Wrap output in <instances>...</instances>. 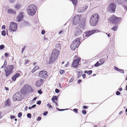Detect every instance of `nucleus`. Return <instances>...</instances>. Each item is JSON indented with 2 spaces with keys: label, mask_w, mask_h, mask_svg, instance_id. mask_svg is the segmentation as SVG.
Segmentation results:
<instances>
[{
  "label": "nucleus",
  "mask_w": 127,
  "mask_h": 127,
  "mask_svg": "<svg viewBox=\"0 0 127 127\" xmlns=\"http://www.w3.org/2000/svg\"><path fill=\"white\" fill-rule=\"evenodd\" d=\"M60 51L57 49H53L50 58H49L50 63L48 64H51L54 63L57 59L58 56Z\"/></svg>",
  "instance_id": "f257e3e1"
},
{
  "label": "nucleus",
  "mask_w": 127,
  "mask_h": 127,
  "mask_svg": "<svg viewBox=\"0 0 127 127\" xmlns=\"http://www.w3.org/2000/svg\"><path fill=\"white\" fill-rule=\"evenodd\" d=\"M99 19V16L97 13L94 14L92 16L90 19L91 25L93 26H96Z\"/></svg>",
  "instance_id": "f03ea898"
},
{
  "label": "nucleus",
  "mask_w": 127,
  "mask_h": 127,
  "mask_svg": "<svg viewBox=\"0 0 127 127\" xmlns=\"http://www.w3.org/2000/svg\"><path fill=\"white\" fill-rule=\"evenodd\" d=\"M37 9V7L35 5L31 4L27 6V10L29 15L33 16L36 13Z\"/></svg>",
  "instance_id": "7ed1b4c3"
},
{
  "label": "nucleus",
  "mask_w": 127,
  "mask_h": 127,
  "mask_svg": "<svg viewBox=\"0 0 127 127\" xmlns=\"http://www.w3.org/2000/svg\"><path fill=\"white\" fill-rule=\"evenodd\" d=\"M14 68V66L13 65H9L5 67L4 71L5 72V76L7 77L11 75L13 73V70Z\"/></svg>",
  "instance_id": "20e7f679"
},
{
  "label": "nucleus",
  "mask_w": 127,
  "mask_h": 127,
  "mask_svg": "<svg viewBox=\"0 0 127 127\" xmlns=\"http://www.w3.org/2000/svg\"><path fill=\"white\" fill-rule=\"evenodd\" d=\"M23 94L20 92L15 93L13 97V100L14 101H21L23 99Z\"/></svg>",
  "instance_id": "39448f33"
},
{
  "label": "nucleus",
  "mask_w": 127,
  "mask_h": 127,
  "mask_svg": "<svg viewBox=\"0 0 127 127\" xmlns=\"http://www.w3.org/2000/svg\"><path fill=\"white\" fill-rule=\"evenodd\" d=\"M109 19L110 21L113 23H118L122 20V18L121 17H117L113 15L110 17Z\"/></svg>",
  "instance_id": "423d86ee"
},
{
  "label": "nucleus",
  "mask_w": 127,
  "mask_h": 127,
  "mask_svg": "<svg viewBox=\"0 0 127 127\" xmlns=\"http://www.w3.org/2000/svg\"><path fill=\"white\" fill-rule=\"evenodd\" d=\"M116 7V5L114 3H111L108 7V10L109 12L111 13H114Z\"/></svg>",
  "instance_id": "0eeeda50"
},
{
  "label": "nucleus",
  "mask_w": 127,
  "mask_h": 127,
  "mask_svg": "<svg viewBox=\"0 0 127 127\" xmlns=\"http://www.w3.org/2000/svg\"><path fill=\"white\" fill-rule=\"evenodd\" d=\"M17 28L16 24L14 22H12L10 24L9 30L10 32H14L16 30Z\"/></svg>",
  "instance_id": "6e6552de"
},
{
  "label": "nucleus",
  "mask_w": 127,
  "mask_h": 127,
  "mask_svg": "<svg viewBox=\"0 0 127 127\" xmlns=\"http://www.w3.org/2000/svg\"><path fill=\"white\" fill-rule=\"evenodd\" d=\"M81 60V58H78L74 60L73 61L72 66L75 68H77L79 64V63Z\"/></svg>",
  "instance_id": "1a4fd4ad"
},
{
  "label": "nucleus",
  "mask_w": 127,
  "mask_h": 127,
  "mask_svg": "<svg viewBox=\"0 0 127 127\" xmlns=\"http://www.w3.org/2000/svg\"><path fill=\"white\" fill-rule=\"evenodd\" d=\"M80 19V16L79 15H76L74 18H72V20L73 21V24L75 25L78 24Z\"/></svg>",
  "instance_id": "9d476101"
},
{
  "label": "nucleus",
  "mask_w": 127,
  "mask_h": 127,
  "mask_svg": "<svg viewBox=\"0 0 127 127\" xmlns=\"http://www.w3.org/2000/svg\"><path fill=\"white\" fill-rule=\"evenodd\" d=\"M47 72L44 70L40 71L39 73L38 76L40 78L45 79L47 77Z\"/></svg>",
  "instance_id": "9b49d317"
},
{
  "label": "nucleus",
  "mask_w": 127,
  "mask_h": 127,
  "mask_svg": "<svg viewBox=\"0 0 127 127\" xmlns=\"http://www.w3.org/2000/svg\"><path fill=\"white\" fill-rule=\"evenodd\" d=\"M82 31L79 28L77 27L76 28L74 32V36L75 37L81 35L82 34Z\"/></svg>",
  "instance_id": "f8f14e48"
},
{
  "label": "nucleus",
  "mask_w": 127,
  "mask_h": 127,
  "mask_svg": "<svg viewBox=\"0 0 127 127\" xmlns=\"http://www.w3.org/2000/svg\"><path fill=\"white\" fill-rule=\"evenodd\" d=\"M97 30H92L91 31H88L86 32L85 34H84L83 35V36H86L87 37H88L90 36L92 34L94 33L95 32H96Z\"/></svg>",
  "instance_id": "ddd939ff"
},
{
  "label": "nucleus",
  "mask_w": 127,
  "mask_h": 127,
  "mask_svg": "<svg viewBox=\"0 0 127 127\" xmlns=\"http://www.w3.org/2000/svg\"><path fill=\"white\" fill-rule=\"evenodd\" d=\"M80 41V39L79 38H76L73 41L72 43L75 45L76 47L78 48L81 43Z\"/></svg>",
  "instance_id": "4468645a"
},
{
  "label": "nucleus",
  "mask_w": 127,
  "mask_h": 127,
  "mask_svg": "<svg viewBox=\"0 0 127 127\" xmlns=\"http://www.w3.org/2000/svg\"><path fill=\"white\" fill-rule=\"evenodd\" d=\"M88 8V6L85 5L83 7H80L78 8L77 10V12L80 13H82L86 10Z\"/></svg>",
  "instance_id": "2eb2a0df"
},
{
  "label": "nucleus",
  "mask_w": 127,
  "mask_h": 127,
  "mask_svg": "<svg viewBox=\"0 0 127 127\" xmlns=\"http://www.w3.org/2000/svg\"><path fill=\"white\" fill-rule=\"evenodd\" d=\"M43 80L40 79L37 81L35 84V86L37 87H39L42 83Z\"/></svg>",
  "instance_id": "dca6fc26"
},
{
  "label": "nucleus",
  "mask_w": 127,
  "mask_h": 127,
  "mask_svg": "<svg viewBox=\"0 0 127 127\" xmlns=\"http://www.w3.org/2000/svg\"><path fill=\"white\" fill-rule=\"evenodd\" d=\"M23 15L22 13H20L16 17V20L17 22H20L23 19Z\"/></svg>",
  "instance_id": "f3484780"
},
{
  "label": "nucleus",
  "mask_w": 127,
  "mask_h": 127,
  "mask_svg": "<svg viewBox=\"0 0 127 127\" xmlns=\"http://www.w3.org/2000/svg\"><path fill=\"white\" fill-rule=\"evenodd\" d=\"M79 26L81 30H84L85 28V22L83 21L81 22L79 24Z\"/></svg>",
  "instance_id": "a211bd4d"
},
{
  "label": "nucleus",
  "mask_w": 127,
  "mask_h": 127,
  "mask_svg": "<svg viewBox=\"0 0 127 127\" xmlns=\"http://www.w3.org/2000/svg\"><path fill=\"white\" fill-rule=\"evenodd\" d=\"M127 0H115L116 3L118 4H121L126 2Z\"/></svg>",
  "instance_id": "6ab92c4d"
},
{
  "label": "nucleus",
  "mask_w": 127,
  "mask_h": 127,
  "mask_svg": "<svg viewBox=\"0 0 127 127\" xmlns=\"http://www.w3.org/2000/svg\"><path fill=\"white\" fill-rule=\"evenodd\" d=\"M20 76L19 74L16 73L15 75H14L12 78L13 81H15L16 78Z\"/></svg>",
  "instance_id": "aec40b11"
},
{
  "label": "nucleus",
  "mask_w": 127,
  "mask_h": 127,
  "mask_svg": "<svg viewBox=\"0 0 127 127\" xmlns=\"http://www.w3.org/2000/svg\"><path fill=\"white\" fill-rule=\"evenodd\" d=\"M8 12L9 13L12 14H15L16 13L15 11L11 8L9 9L8 10Z\"/></svg>",
  "instance_id": "412c9836"
},
{
  "label": "nucleus",
  "mask_w": 127,
  "mask_h": 127,
  "mask_svg": "<svg viewBox=\"0 0 127 127\" xmlns=\"http://www.w3.org/2000/svg\"><path fill=\"white\" fill-rule=\"evenodd\" d=\"M106 59H107L105 58H101L99 62L101 64V65L105 62L106 60Z\"/></svg>",
  "instance_id": "4be33fe9"
},
{
  "label": "nucleus",
  "mask_w": 127,
  "mask_h": 127,
  "mask_svg": "<svg viewBox=\"0 0 127 127\" xmlns=\"http://www.w3.org/2000/svg\"><path fill=\"white\" fill-rule=\"evenodd\" d=\"M58 96L57 97L56 95L53 96L51 100L53 102H56L55 100H57L58 99Z\"/></svg>",
  "instance_id": "5701e85b"
},
{
  "label": "nucleus",
  "mask_w": 127,
  "mask_h": 127,
  "mask_svg": "<svg viewBox=\"0 0 127 127\" xmlns=\"http://www.w3.org/2000/svg\"><path fill=\"white\" fill-rule=\"evenodd\" d=\"M62 45V43H56L55 45V47L59 49H61V46Z\"/></svg>",
  "instance_id": "b1692460"
},
{
  "label": "nucleus",
  "mask_w": 127,
  "mask_h": 127,
  "mask_svg": "<svg viewBox=\"0 0 127 127\" xmlns=\"http://www.w3.org/2000/svg\"><path fill=\"white\" fill-rule=\"evenodd\" d=\"M70 47L71 49L72 50H74L77 48L75 45L72 43L71 44Z\"/></svg>",
  "instance_id": "393cba45"
},
{
  "label": "nucleus",
  "mask_w": 127,
  "mask_h": 127,
  "mask_svg": "<svg viewBox=\"0 0 127 127\" xmlns=\"http://www.w3.org/2000/svg\"><path fill=\"white\" fill-rule=\"evenodd\" d=\"M93 71L92 70H90L88 71L87 70L85 71L84 73H87L88 75H89L92 73Z\"/></svg>",
  "instance_id": "a878e982"
},
{
  "label": "nucleus",
  "mask_w": 127,
  "mask_h": 127,
  "mask_svg": "<svg viewBox=\"0 0 127 127\" xmlns=\"http://www.w3.org/2000/svg\"><path fill=\"white\" fill-rule=\"evenodd\" d=\"M118 28V25H115L111 29L113 30L114 31H116L117 30Z\"/></svg>",
  "instance_id": "bb28decb"
},
{
  "label": "nucleus",
  "mask_w": 127,
  "mask_h": 127,
  "mask_svg": "<svg viewBox=\"0 0 127 127\" xmlns=\"http://www.w3.org/2000/svg\"><path fill=\"white\" fill-rule=\"evenodd\" d=\"M39 68V67L38 66H35L33 69L32 70V72H33L35 71L36 70H37Z\"/></svg>",
  "instance_id": "cd10ccee"
},
{
  "label": "nucleus",
  "mask_w": 127,
  "mask_h": 127,
  "mask_svg": "<svg viewBox=\"0 0 127 127\" xmlns=\"http://www.w3.org/2000/svg\"><path fill=\"white\" fill-rule=\"evenodd\" d=\"M21 5L19 3H18L15 6V7L16 9H18L21 7Z\"/></svg>",
  "instance_id": "c85d7f7f"
},
{
  "label": "nucleus",
  "mask_w": 127,
  "mask_h": 127,
  "mask_svg": "<svg viewBox=\"0 0 127 127\" xmlns=\"http://www.w3.org/2000/svg\"><path fill=\"white\" fill-rule=\"evenodd\" d=\"M72 3L74 5L77 4V0H71Z\"/></svg>",
  "instance_id": "c756f323"
},
{
  "label": "nucleus",
  "mask_w": 127,
  "mask_h": 127,
  "mask_svg": "<svg viewBox=\"0 0 127 127\" xmlns=\"http://www.w3.org/2000/svg\"><path fill=\"white\" fill-rule=\"evenodd\" d=\"M56 109L58 110V111H63L65 110H67L68 109H61L57 107H56Z\"/></svg>",
  "instance_id": "7c9ffc66"
},
{
  "label": "nucleus",
  "mask_w": 127,
  "mask_h": 127,
  "mask_svg": "<svg viewBox=\"0 0 127 127\" xmlns=\"http://www.w3.org/2000/svg\"><path fill=\"white\" fill-rule=\"evenodd\" d=\"M101 64L100 63H99L98 62H97L94 65L95 67H97L99 66Z\"/></svg>",
  "instance_id": "2f4dec72"
},
{
  "label": "nucleus",
  "mask_w": 127,
  "mask_h": 127,
  "mask_svg": "<svg viewBox=\"0 0 127 127\" xmlns=\"http://www.w3.org/2000/svg\"><path fill=\"white\" fill-rule=\"evenodd\" d=\"M28 89L29 91V92H34V89L30 87H29Z\"/></svg>",
  "instance_id": "473e14b6"
},
{
  "label": "nucleus",
  "mask_w": 127,
  "mask_h": 127,
  "mask_svg": "<svg viewBox=\"0 0 127 127\" xmlns=\"http://www.w3.org/2000/svg\"><path fill=\"white\" fill-rule=\"evenodd\" d=\"M7 64V63L6 61H4V63L3 65H2L1 67V68H3L5 67L6 66Z\"/></svg>",
  "instance_id": "72a5a7b5"
},
{
  "label": "nucleus",
  "mask_w": 127,
  "mask_h": 127,
  "mask_svg": "<svg viewBox=\"0 0 127 127\" xmlns=\"http://www.w3.org/2000/svg\"><path fill=\"white\" fill-rule=\"evenodd\" d=\"M82 71H80V72H79V73H78V74L77 75V77L78 78H79L80 77V76H81V75H82Z\"/></svg>",
  "instance_id": "f704fd0d"
},
{
  "label": "nucleus",
  "mask_w": 127,
  "mask_h": 127,
  "mask_svg": "<svg viewBox=\"0 0 127 127\" xmlns=\"http://www.w3.org/2000/svg\"><path fill=\"white\" fill-rule=\"evenodd\" d=\"M119 70L118 71L121 73H124V70L123 69H119Z\"/></svg>",
  "instance_id": "c9c22d12"
},
{
  "label": "nucleus",
  "mask_w": 127,
  "mask_h": 127,
  "mask_svg": "<svg viewBox=\"0 0 127 127\" xmlns=\"http://www.w3.org/2000/svg\"><path fill=\"white\" fill-rule=\"evenodd\" d=\"M1 34L3 36H5L6 34L5 32L4 31H3L1 32Z\"/></svg>",
  "instance_id": "e433bc0d"
},
{
  "label": "nucleus",
  "mask_w": 127,
  "mask_h": 127,
  "mask_svg": "<svg viewBox=\"0 0 127 127\" xmlns=\"http://www.w3.org/2000/svg\"><path fill=\"white\" fill-rule=\"evenodd\" d=\"M4 47V45H0V49L2 50L3 49Z\"/></svg>",
  "instance_id": "4c0bfd02"
},
{
  "label": "nucleus",
  "mask_w": 127,
  "mask_h": 127,
  "mask_svg": "<svg viewBox=\"0 0 127 127\" xmlns=\"http://www.w3.org/2000/svg\"><path fill=\"white\" fill-rule=\"evenodd\" d=\"M82 112L83 114L84 115L86 114L87 113L86 111L84 110H82Z\"/></svg>",
  "instance_id": "58836bf2"
},
{
  "label": "nucleus",
  "mask_w": 127,
  "mask_h": 127,
  "mask_svg": "<svg viewBox=\"0 0 127 127\" xmlns=\"http://www.w3.org/2000/svg\"><path fill=\"white\" fill-rule=\"evenodd\" d=\"M64 70H61L60 71V73L61 74H64Z\"/></svg>",
  "instance_id": "ea45409f"
},
{
  "label": "nucleus",
  "mask_w": 127,
  "mask_h": 127,
  "mask_svg": "<svg viewBox=\"0 0 127 127\" xmlns=\"http://www.w3.org/2000/svg\"><path fill=\"white\" fill-rule=\"evenodd\" d=\"M60 90L57 89H55V92L56 93H58L60 92Z\"/></svg>",
  "instance_id": "a19ab883"
},
{
  "label": "nucleus",
  "mask_w": 127,
  "mask_h": 127,
  "mask_svg": "<svg viewBox=\"0 0 127 127\" xmlns=\"http://www.w3.org/2000/svg\"><path fill=\"white\" fill-rule=\"evenodd\" d=\"M73 111L76 113H78V109L76 108H74L73 109Z\"/></svg>",
  "instance_id": "79ce46f5"
},
{
  "label": "nucleus",
  "mask_w": 127,
  "mask_h": 127,
  "mask_svg": "<svg viewBox=\"0 0 127 127\" xmlns=\"http://www.w3.org/2000/svg\"><path fill=\"white\" fill-rule=\"evenodd\" d=\"M22 113L21 112H20L18 114V117L19 118H20L22 116Z\"/></svg>",
  "instance_id": "37998d69"
},
{
  "label": "nucleus",
  "mask_w": 127,
  "mask_h": 127,
  "mask_svg": "<svg viewBox=\"0 0 127 127\" xmlns=\"http://www.w3.org/2000/svg\"><path fill=\"white\" fill-rule=\"evenodd\" d=\"M27 117H28L30 118L31 117V114L30 113H28L27 114Z\"/></svg>",
  "instance_id": "c03bdc74"
},
{
  "label": "nucleus",
  "mask_w": 127,
  "mask_h": 127,
  "mask_svg": "<svg viewBox=\"0 0 127 127\" xmlns=\"http://www.w3.org/2000/svg\"><path fill=\"white\" fill-rule=\"evenodd\" d=\"M116 95H119L121 93L119 91H117L116 92Z\"/></svg>",
  "instance_id": "a18cd8bd"
},
{
  "label": "nucleus",
  "mask_w": 127,
  "mask_h": 127,
  "mask_svg": "<svg viewBox=\"0 0 127 127\" xmlns=\"http://www.w3.org/2000/svg\"><path fill=\"white\" fill-rule=\"evenodd\" d=\"M114 68L117 71H118L119 70V68H118L116 66H114Z\"/></svg>",
  "instance_id": "49530a36"
},
{
  "label": "nucleus",
  "mask_w": 127,
  "mask_h": 127,
  "mask_svg": "<svg viewBox=\"0 0 127 127\" xmlns=\"http://www.w3.org/2000/svg\"><path fill=\"white\" fill-rule=\"evenodd\" d=\"M5 28V25H3L1 27L2 29V30H4Z\"/></svg>",
  "instance_id": "de8ad7c7"
},
{
  "label": "nucleus",
  "mask_w": 127,
  "mask_h": 127,
  "mask_svg": "<svg viewBox=\"0 0 127 127\" xmlns=\"http://www.w3.org/2000/svg\"><path fill=\"white\" fill-rule=\"evenodd\" d=\"M9 103V101L8 100H7V101L6 102L5 104L6 106H7L8 105Z\"/></svg>",
  "instance_id": "09e8293b"
},
{
  "label": "nucleus",
  "mask_w": 127,
  "mask_h": 127,
  "mask_svg": "<svg viewBox=\"0 0 127 127\" xmlns=\"http://www.w3.org/2000/svg\"><path fill=\"white\" fill-rule=\"evenodd\" d=\"M86 74H83L82 75V76L84 79L86 78Z\"/></svg>",
  "instance_id": "8fccbe9b"
},
{
  "label": "nucleus",
  "mask_w": 127,
  "mask_h": 127,
  "mask_svg": "<svg viewBox=\"0 0 127 127\" xmlns=\"http://www.w3.org/2000/svg\"><path fill=\"white\" fill-rule=\"evenodd\" d=\"M38 93L39 94H41L42 93V91L40 90H38Z\"/></svg>",
  "instance_id": "3c124183"
},
{
  "label": "nucleus",
  "mask_w": 127,
  "mask_h": 127,
  "mask_svg": "<svg viewBox=\"0 0 127 127\" xmlns=\"http://www.w3.org/2000/svg\"><path fill=\"white\" fill-rule=\"evenodd\" d=\"M88 107L87 106L84 105L83 106V108L84 109H87L88 108Z\"/></svg>",
  "instance_id": "603ef678"
},
{
  "label": "nucleus",
  "mask_w": 127,
  "mask_h": 127,
  "mask_svg": "<svg viewBox=\"0 0 127 127\" xmlns=\"http://www.w3.org/2000/svg\"><path fill=\"white\" fill-rule=\"evenodd\" d=\"M48 113V112L46 111L44 113H43V115L44 116H46L47 115V114Z\"/></svg>",
  "instance_id": "864d4df0"
},
{
  "label": "nucleus",
  "mask_w": 127,
  "mask_h": 127,
  "mask_svg": "<svg viewBox=\"0 0 127 127\" xmlns=\"http://www.w3.org/2000/svg\"><path fill=\"white\" fill-rule=\"evenodd\" d=\"M45 32V31L44 30H42L41 32V33L42 34H44Z\"/></svg>",
  "instance_id": "5fc2aeb1"
},
{
  "label": "nucleus",
  "mask_w": 127,
  "mask_h": 127,
  "mask_svg": "<svg viewBox=\"0 0 127 127\" xmlns=\"http://www.w3.org/2000/svg\"><path fill=\"white\" fill-rule=\"evenodd\" d=\"M9 54L7 53H6L4 54V56L5 57H6L9 56Z\"/></svg>",
  "instance_id": "6e6d98bb"
},
{
  "label": "nucleus",
  "mask_w": 127,
  "mask_h": 127,
  "mask_svg": "<svg viewBox=\"0 0 127 127\" xmlns=\"http://www.w3.org/2000/svg\"><path fill=\"white\" fill-rule=\"evenodd\" d=\"M41 102V101L40 100H39L37 101V104H38L39 105H40Z\"/></svg>",
  "instance_id": "4d7b16f0"
},
{
  "label": "nucleus",
  "mask_w": 127,
  "mask_h": 127,
  "mask_svg": "<svg viewBox=\"0 0 127 127\" xmlns=\"http://www.w3.org/2000/svg\"><path fill=\"white\" fill-rule=\"evenodd\" d=\"M41 118L40 117H38L37 119V121H39L41 120Z\"/></svg>",
  "instance_id": "13d9d810"
},
{
  "label": "nucleus",
  "mask_w": 127,
  "mask_h": 127,
  "mask_svg": "<svg viewBox=\"0 0 127 127\" xmlns=\"http://www.w3.org/2000/svg\"><path fill=\"white\" fill-rule=\"evenodd\" d=\"M63 30H61L58 33L59 34H61L63 32Z\"/></svg>",
  "instance_id": "bf43d9fd"
},
{
  "label": "nucleus",
  "mask_w": 127,
  "mask_h": 127,
  "mask_svg": "<svg viewBox=\"0 0 127 127\" xmlns=\"http://www.w3.org/2000/svg\"><path fill=\"white\" fill-rule=\"evenodd\" d=\"M76 71L77 72L79 73V72H80V71H82L79 69H77L76 70Z\"/></svg>",
  "instance_id": "052dcab7"
},
{
  "label": "nucleus",
  "mask_w": 127,
  "mask_h": 127,
  "mask_svg": "<svg viewBox=\"0 0 127 127\" xmlns=\"http://www.w3.org/2000/svg\"><path fill=\"white\" fill-rule=\"evenodd\" d=\"M48 107L50 108H52V106L50 104V103H48Z\"/></svg>",
  "instance_id": "680f3d73"
},
{
  "label": "nucleus",
  "mask_w": 127,
  "mask_h": 127,
  "mask_svg": "<svg viewBox=\"0 0 127 127\" xmlns=\"http://www.w3.org/2000/svg\"><path fill=\"white\" fill-rule=\"evenodd\" d=\"M73 80V78H72L69 81V82L70 83L72 82Z\"/></svg>",
  "instance_id": "e2e57ef3"
},
{
  "label": "nucleus",
  "mask_w": 127,
  "mask_h": 127,
  "mask_svg": "<svg viewBox=\"0 0 127 127\" xmlns=\"http://www.w3.org/2000/svg\"><path fill=\"white\" fill-rule=\"evenodd\" d=\"M82 81L81 80V79L79 80H78L77 83H78L79 84V83H80V82H81Z\"/></svg>",
  "instance_id": "0e129e2a"
},
{
  "label": "nucleus",
  "mask_w": 127,
  "mask_h": 127,
  "mask_svg": "<svg viewBox=\"0 0 127 127\" xmlns=\"http://www.w3.org/2000/svg\"><path fill=\"white\" fill-rule=\"evenodd\" d=\"M29 61L28 60L26 61L24 63V64L25 65V64H27V63L28 62H29Z\"/></svg>",
  "instance_id": "69168bd1"
},
{
  "label": "nucleus",
  "mask_w": 127,
  "mask_h": 127,
  "mask_svg": "<svg viewBox=\"0 0 127 127\" xmlns=\"http://www.w3.org/2000/svg\"><path fill=\"white\" fill-rule=\"evenodd\" d=\"M124 9L125 10H127V6H124Z\"/></svg>",
  "instance_id": "338daca9"
},
{
  "label": "nucleus",
  "mask_w": 127,
  "mask_h": 127,
  "mask_svg": "<svg viewBox=\"0 0 127 127\" xmlns=\"http://www.w3.org/2000/svg\"><path fill=\"white\" fill-rule=\"evenodd\" d=\"M9 0L10 1V2L11 3H12L14 2L15 0Z\"/></svg>",
  "instance_id": "774afa93"
}]
</instances>
